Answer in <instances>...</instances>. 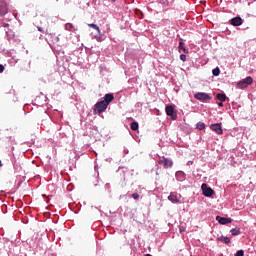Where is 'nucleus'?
<instances>
[{"label":"nucleus","mask_w":256,"mask_h":256,"mask_svg":"<svg viewBox=\"0 0 256 256\" xmlns=\"http://www.w3.org/2000/svg\"><path fill=\"white\" fill-rule=\"evenodd\" d=\"M107 107L108 106L105 104V102L103 100L98 101L94 105V114L101 115V113H105V111H107Z\"/></svg>","instance_id":"obj_1"},{"label":"nucleus","mask_w":256,"mask_h":256,"mask_svg":"<svg viewBox=\"0 0 256 256\" xmlns=\"http://www.w3.org/2000/svg\"><path fill=\"white\" fill-rule=\"evenodd\" d=\"M194 99H197V101H202V103H206V101H211L212 97L209 93L197 92L194 94Z\"/></svg>","instance_id":"obj_2"},{"label":"nucleus","mask_w":256,"mask_h":256,"mask_svg":"<svg viewBox=\"0 0 256 256\" xmlns=\"http://www.w3.org/2000/svg\"><path fill=\"white\" fill-rule=\"evenodd\" d=\"M201 191H202V195H204V197H213V195H215V190H213V188L209 187L207 185V183H202Z\"/></svg>","instance_id":"obj_3"},{"label":"nucleus","mask_w":256,"mask_h":256,"mask_svg":"<svg viewBox=\"0 0 256 256\" xmlns=\"http://www.w3.org/2000/svg\"><path fill=\"white\" fill-rule=\"evenodd\" d=\"M249 85H253V77L248 76L237 83L238 89H245Z\"/></svg>","instance_id":"obj_4"},{"label":"nucleus","mask_w":256,"mask_h":256,"mask_svg":"<svg viewBox=\"0 0 256 256\" xmlns=\"http://www.w3.org/2000/svg\"><path fill=\"white\" fill-rule=\"evenodd\" d=\"M9 13V3L5 0H0V17H5Z\"/></svg>","instance_id":"obj_5"},{"label":"nucleus","mask_w":256,"mask_h":256,"mask_svg":"<svg viewBox=\"0 0 256 256\" xmlns=\"http://www.w3.org/2000/svg\"><path fill=\"white\" fill-rule=\"evenodd\" d=\"M166 115L168 117H171L172 121L177 120V112L175 111V108L172 105H167L165 107Z\"/></svg>","instance_id":"obj_6"},{"label":"nucleus","mask_w":256,"mask_h":256,"mask_svg":"<svg viewBox=\"0 0 256 256\" xmlns=\"http://www.w3.org/2000/svg\"><path fill=\"white\" fill-rule=\"evenodd\" d=\"M230 25H232V27H241V25H243V23H245V20H243V18H241V16L237 15L235 17H233L232 19L229 20Z\"/></svg>","instance_id":"obj_7"},{"label":"nucleus","mask_w":256,"mask_h":256,"mask_svg":"<svg viewBox=\"0 0 256 256\" xmlns=\"http://www.w3.org/2000/svg\"><path fill=\"white\" fill-rule=\"evenodd\" d=\"M210 129L217 133V135H223V126H221V123L211 124Z\"/></svg>","instance_id":"obj_8"},{"label":"nucleus","mask_w":256,"mask_h":256,"mask_svg":"<svg viewBox=\"0 0 256 256\" xmlns=\"http://www.w3.org/2000/svg\"><path fill=\"white\" fill-rule=\"evenodd\" d=\"M216 221H218L220 225H229V223H233V219L219 215L216 216Z\"/></svg>","instance_id":"obj_9"},{"label":"nucleus","mask_w":256,"mask_h":256,"mask_svg":"<svg viewBox=\"0 0 256 256\" xmlns=\"http://www.w3.org/2000/svg\"><path fill=\"white\" fill-rule=\"evenodd\" d=\"M115 99V95L113 93H107L102 98V101L109 107V104Z\"/></svg>","instance_id":"obj_10"},{"label":"nucleus","mask_w":256,"mask_h":256,"mask_svg":"<svg viewBox=\"0 0 256 256\" xmlns=\"http://www.w3.org/2000/svg\"><path fill=\"white\" fill-rule=\"evenodd\" d=\"M178 51L179 53H181V51H183V53H189V50L185 48V42H183V38H180V41L178 44Z\"/></svg>","instance_id":"obj_11"},{"label":"nucleus","mask_w":256,"mask_h":256,"mask_svg":"<svg viewBox=\"0 0 256 256\" xmlns=\"http://www.w3.org/2000/svg\"><path fill=\"white\" fill-rule=\"evenodd\" d=\"M216 99L217 101L221 102L229 101V97H227V94H225V92L217 93Z\"/></svg>","instance_id":"obj_12"},{"label":"nucleus","mask_w":256,"mask_h":256,"mask_svg":"<svg viewBox=\"0 0 256 256\" xmlns=\"http://www.w3.org/2000/svg\"><path fill=\"white\" fill-rule=\"evenodd\" d=\"M168 201H171V203H179L181 199H179V196L177 194L170 193L168 196Z\"/></svg>","instance_id":"obj_13"},{"label":"nucleus","mask_w":256,"mask_h":256,"mask_svg":"<svg viewBox=\"0 0 256 256\" xmlns=\"http://www.w3.org/2000/svg\"><path fill=\"white\" fill-rule=\"evenodd\" d=\"M175 175H176L177 181H185L186 179L185 172L183 171H177Z\"/></svg>","instance_id":"obj_14"},{"label":"nucleus","mask_w":256,"mask_h":256,"mask_svg":"<svg viewBox=\"0 0 256 256\" xmlns=\"http://www.w3.org/2000/svg\"><path fill=\"white\" fill-rule=\"evenodd\" d=\"M218 241H221V243H225V245H229V243H231V238L222 235L218 237Z\"/></svg>","instance_id":"obj_15"},{"label":"nucleus","mask_w":256,"mask_h":256,"mask_svg":"<svg viewBox=\"0 0 256 256\" xmlns=\"http://www.w3.org/2000/svg\"><path fill=\"white\" fill-rule=\"evenodd\" d=\"M230 233L233 237H237V235H241V228H232Z\"/></svg>","instance_id":"obj_16"},{"label":"nucleus","mask_w":256,"mask_h":256,"mask_svg":"<svg viewBox=\"0 0 256 256\" xmlns=\"http://www.w3.org/2000/svg\"><path fill=\"white\" fill-rule=\"evenodd\" d=\"M88 27H90L91 29H95L98 35H101V29H99V26L97 24L91 23V24H88Z\"/></svg>","instance_id":"obj_17"},{"label":"nucleus","mask_w":256,"mask_h":256,"mask_svg":"<svg viewBox=\"0 0 256 256\" xmlns=\"http://www.w3.org/2000/svg\"><path fill=\"white\" fill-rule=\"evenodd\" d=\"M130 129L132 131H137L139 129V123L137 121H133L130 123Z\"/></svg>","instance_id":"obj_18"},{"label":"nucleus","mask_w":256,"mask_h":256,"mask_svg":"<svg viewBox=\"0 0 256 256\" xmlns=\"http://www.w3.org/2000/svg\"><path fill=\"white\" fill-rule=\"evenodd\" d=\"M212 75L214 77H219V75H221V69H219V67H216L212 70Z\"/></svg>","instance_id":"obj_19"},{"label":"nucleus","mask_w":256,"mask_h":256,"mask_svg":"<svg viewBox=\"0 0 256 256\" xmlns=\"http://www.w3.org/2000/svg\"><path fill=\"white\" fill-rule=\"evenodd\" d=\"M95 39L96 41H98L99 43H101L102 41H105V36L101 33L100 31V34H98V36L96 35L95 36Z\"/></svg>","instance_id":"obj_20"},{"label":"nucleus","mask_w":256,"mask_h":256,"mask_svg":"<svg viewBox=\"0 0 256 256\" xmlns=\"http://www.w3.org/2000/svg\"><path fill=\"white\" fill-rule=\"evenodd\" d=\"M206 125L204 122H198L196 124V129H198L199 131H203V129H205Z\"/></svg>","instance_id":"obj_21"},{"label":"nucleus","mask_w":256,"mask_h":256,"mask_svg":"<svg viewBox=\"0 0 256 256\" xmlns=\"http://www.w3.org/2000/svg\"><path fill=\"white\" fill-rule=\"evenodd\" d=\"M164 167H173V161L169 159H164Z\"/></svg>","instance_id":"obj_22"},{"label":"nucleus","mask_w":256,"mask_h":256,"mask_svg":"<svg viewBox=\"0 0 256 256\" xmlns=\"http://www.w3.org/2000/svg\"><path fill=\"white\" fill-rule=\"evenodd\" d=\"M64 27H65L66 31H73V29H75V26H73V24H71V23L65 24Z\"/></svg>","instance_id":"obj_23"},{"label":"nucleus","mask_w":256,"mask_h":256,"mask_svg":"<svg viewBox=\"0 0 256 256\" xmlns=\"http://www.w3.org/2000/svg\"><path fill=\"white\" fill-rule=\"evenodd\" d=\"M234 256H245V251H244L243 249L238 250V251L234 254Z\"/></svg>","instance_id":"obj_24"},{"label":"nucleus","mask_w":256,"mask_h":256,"mask_svg":"<svg viewBox=\"0 0 256 256\" xmlns=\"http://www.w3.org/2000/svg\"><path fill=\"white\" fill-rule=\"evenodd\" d=\"M104 189H105L106 191H108V193H111V184L106 183L105 186H104Z\"/></svg>","instance_id":"obj_25"},{"label":"nucleus","mask_w":256,"mask_h":256,"mask_svg":"<svg viewBox=\"0 0 256 256\" xmlns=\"http://www.w3.org/2000/svg\"><path fill=\"white\" fill-rule=\"evenodd\" d=\"M131 197L135 200L139 199V193L135 192L133 194H131Z\"/></svg>","instance_id":"obj_26"},{"label":"nucleus","mask_w":256,"mask_h":256,"mask_svg":"<svg viewBox=\"0 0 256 256\" xmlns=\"http://www.w3.org/2000/svg\"><path fill=\"white\" fill-rule=\"evenodd\" d=\"M180 59H181L182 61H187V55L181 54V55H180Z\"/></svg>","instance_id":"obj_27"},{"label":"nucleus","mask_w":256,"mask_h":256,"mask_svg":"<svg viewBox=\"0 0 256 256\" xmlns=\"http://www.w3.org/2000/svg\"><path fill=\"white\" fill-rule=\"evenodd\" d=\"M37 30H38L40 33H45V30L43 29V27L37 26Z\"/></svg>","instance_id":"obj_28"},{"label":"nucleus","mask_w":256,"mask_h":256,"mask_svg":"<svg viewBox=\"0 0 256 256\" xmlns=\"http://www.w3.org/2000/svg\"><path fill=\"white\" fill-rule=\"evenodd\" d=\"M179 232L180 233H185V226H180L179 227Z\"/></svg>","instance_id":"obj_29"},{"label":"nucleus","mask_w":256,"mask_h":256,"mask_svg":"<svg viewBox=\"0 0 256 256\" xmlns=\"http://www.w3.org/2000/svg\"><path fill=\"white\" fill-rule=\"evenodd\" d=\"M3 71H5V66H3V64H0V73H3Z\"/></svg>","instance_id":"obj_30"},{"label":"nucleus","mask_w":256,"mask_h":256,"mask_svg":"<svg viewBox=\"0 0 256 256\" xmlns=\"http://www.w3.org/2000/svg\"><path fill=\"white\" fill-rule=\"evenodd\" d=\"M159 3H161L162 5H166V3H168L167 0H159Z\"/></svg>","instance_id":"obj_31"},{"label":"nucleus","mask_w":256,"mask_h":256,"mask_svg":"<svg viewBox=\"0 0 256 256\" xmlns=\"http://www.w3.org/2000/svg\"><path fill=\"white\" fill-rule=\"evenodd\" d=\"M54 43H59V36H56V37L54 38Z\"/></svg>","instance_id":"obj_32"},{"label":"nucleus","mask_w":256,"mask_h":256,"mask_svg":"<svg viewBox=\"0 0 256 256\" xmlns=\"http://www.w3.org/2000/svg\"><path fill=\"white\" fill-rule=\"evenodd\" d=\"M223 103H224V102H221V101L218 102V107H223Z\"/></svg>","instance_id":"obj_33"},{"label":"nucleus","mask_w":256,"mask_h":256,"mask_svg":"<svg viewBox=\"0 0 256 256\" xmlns=\"http://www.w3.org/2000/svg\"><path fill=\"white\" fill-rule=\"evenodd\" d=\"M3 27H9V23H4Z\"/></svg>","instance_id":"obj_34"},{"label":"nucleus","mask_w":256,"mask_h":256,"mask_svg":"<svg viewBox=\"0 0 256 256\" xmlns=\"http://www.w3.org/2000/svg\"><path fill=\"white\" fill-rule=\"evenodd\" d=\"M97 183H99V180H96V182L94 183V187H97Z\"/></svg>","instance_id":"obj_35"},{"label":"nucleus","mask_w":256,"mask_h":256,"mask_svg":"<svg viewBox=\"0 0 256 256\" xmlns=\"http://www.w3.org/2000/svg\"><path fill=\"white\" fill-rule=\"evenodd\" d=\"M124 153L127 155L129 153V150H124Z\"/></svg>","instance_id":"obj_36"},{"label":"nucleus","mask_w":256,"mask_h":256,"mask_svg":"<svg viewBox=\"0 0 256 256\" xmlns=\"http://www.w3.org/2000/svg\"><path fill=\"white\" fill-rule=\"evenodd\" d=\"M108 1H110L111 3H115V1H117V0H108Z\"/></svg>","instance_id":"obj_37"},{"label":"nucleus","mask_w":256,"mask_h":256,"mask_svg":"<svg viewBox=\"0 0 256 256\" xmlns=\"http://www.w3.org/2000/svg\"><path fill=\"white\" fill-rule=\"evenodd\" d=\"M188 165H193V162L189 161V162H188Z\"/></svg>","instance_id":"obj_38"},{"label":"nucleus","mask_w":256,"mask_h":256,"mask_svg":"<svg viewBox=\"0 0 256 256\" xmlns=\"http://www.w3.org/2000/svg\"><path fill=\"white\" fill-rule=\"evenodd\" d=\"M0 167H3V163H1V160H0Z\"/></svg>","instance_id":"obj_39"},{"label":"nucleus","mask_w":256,"mask_h":256,"mask_svg":"<svg viewBox=\"0 0 256 256\" xmlns=\"http://www.w3.org/2000/svg\"><path fill=\"white\" fill-rule=\"evenodd\" d=\"M39 39H43V35H40Z\"/></svg>","instance_id":"obj_40"}]
</instances>
